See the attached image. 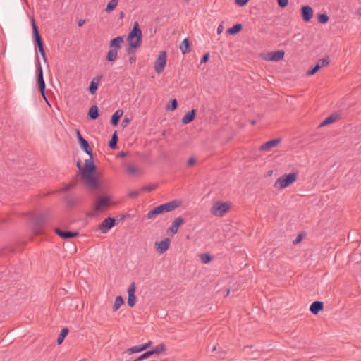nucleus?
<instances>
[{
    "label": "nucleus",
    "mask_w": 361,
    "mask_h": 361,
    "mask_svg": "<svg viewBox=\"0 0 361 361\" xmlns=\"http://www.w3.org/2000/svg\"><path fill=\"white\" fill-rule=\"evenodd\" d=\"M76 166L79 171V175L85 187L91 190H97L100 186V182L97 176V166L94 163L93 157L85 160V166L82 167L80 161H78Z\"/></svg>",
    "instance_id": "f257e3e1"
},
{
    "label": "nucleus",
    "mask_w": 361,
    "mask_h": 361,
    "mask_svg": "<svg viewBox=\"0 0 361 361\" xmlns=\"http://www.w3.org/2000/svg\"><path fill=\"white\" fill-rule=\"evenodd\" d=\"M30 219L33 233L37 235L43 234L49 220V209H47L46 212L32 213Z\"/></svg>",
    "instance_id": "f03ea898"
},
{
    "label": "nucleus",
    "mask_w": 361,
    "mask_h": 361,
    "mask_svg": "<svg viewBox=\"0 0 361 361\" xmlns=\"http://www.w3.org/2000/svg\"><path fill=\"white\" fill-rule=\"evenodd\" d=\"M181 205V201L179 200H175L165 204L159 205L151 209L147 217L149 219H154L157 215L164 214L165 212H171Z\"/></svg>",
    "instance_id": "7ed1b4c3"
},
{
    "label": "nucleus",
    "mask_w": 361,
    "mask_h": 361,
    "mask_svg": "<svg viewBox=\"0 0 361 361\" xmlns=\"http://www.w3.org/2000/svg\"><path fill=\"white\" fill-rule=\"evenodd\" d=\"M142 30L139 23L135 21L127 37L128 45H140L142 43Z\"/></svg>",
    "instance_id": "20e7f679"
},
{
    "label": "nucleus",
    "mask_w": 361,
    "mask_h": 361,
    "mask_svg": "<svg viewBox=\"0 0 361 361\" xmlns=\"http://www.w3.org/2000/svg\"><path fill=\"white\" fill-rule=\"evenodd\" d=\"M298 178V173L284 174L279 177L274 183V187L282 190L294 183Z\"/></svg>",
    "instance_id": "39448f33"
},
{
    "label": "nucleus",
    "mask_w": 361,
    "mask_h": 361,
    "mask_svg": "<svg viewBox=\"0 0 361 361\" xmlns=\"http://www.w3.org/2000/svg\"><path fill=\"white\" fill-rule=\"evenodd\" d=\"M230 208L231 205L229 203L217 201L213 204L210 212L216 216L222 217L228 212Z\"/></svg>",
    "instance_id": "423d86ee"
},
{
    "label": "nucleus",
    "mask_w": 361,
    "mask_h": 361,
    "mask_svg": "<svg viewBox=\"0 0 361 361\" xmlns=\"http://www.w3.org/2000/svg\"><path fill=\"white\" fill-rule=\"evenodd\" d=\"M331 62V59L329 56H326L325 57L319 59L314 66L310 68L307 73L306 75L310 76L314 75L316 73H317L321 68L326 67L329 65Z\"/></svg>",
    "instance_id": "0eeeda50"
},
{
    "label": "nucleus",
    "mask_w": 361,
    "mask_h": 361,
    "mask_svg": "<svg viewBox=\"0 0 361 361\" xmlns=\"http://www.w3.org/2000/svg\"><path fill=\"white\" fill-rule=\"evenodd\" d=\"M284 55V51L277 50L275 51L261 53L259 56L267 61H279L283 59Z\"/></svg>",
    "instance_id": "6e6552de"
},
{
    "label": "nucleus",
    "mask_w": 361,
    "mask_h": 361,
    "mask_svg": "<svg viewBox=\"0 0 361 361\" xmlns=\"http://www.w3.org/2000/svg\"><path fill=\"white\" fill-rule=\"evenodd\" d=\"M166 65V52L161 51L159 52L155 62L154 71L157 73L159 74L163 72Z\"/></svg>",
    "instance_id": "1a4fd4ad"
},
{
    "label": "nucleus",
    "mask_w": 361,
    "mask_h": 361,
    "mask_svg": "<svg viewBox=\"0 0 361 361\" xmlns=\"http://www.w3.org/2000/svg\"><path fill=\"white\" fill-rule=\"evenodd\" d=\"M111 204V199L109 196L99 197L94 206V209L96 212H100L104 207H107Z\"/></svg>",
    "instance_id": "9d476101"
},
{
    "label": "nucleus",
    "mask_w": 361,
    "mask_h": 361,
    "mask_svg": "<svg viewBox=\"0 0 361 361\" xmlns=\"http://www.w3.org/2000/svg\"><path fill=\"white\" fill-rule=\"evenodd\" d=\"M37 82L39 86V90L42 96L45 98V82L43 78V71L41 66V64L37 59Z\"/></svg>",
    "instance_id": "9b49d317"
},
{
    "label": "nucleus",
    "mask_w": 361,
    "mask_h": 361,
    "mask_svg": "<svg viewBox=\"0 0 361 361\" xmlns=\"http://www.w3.org/2000/svg\"><path fill=\"white\" fill-rule=\"evenodd\" d=\"M54 232L62 239L73 238L79 235L78 231H63L59 228H54Z\"/></svg>",
    "instance_id": "f8f14e48"
},
{
    "label": "nucleus",
    "mask_w": 361,
    "mask_h": 361,
    "mask_svg": "<svg viewBox=\"0 0 361 361\" xmlns=\"http://www.w3.org/2000/svg\"><path fill=\"white\" fill-rule=\"evenodd\" d=\"M184 223L185 221L182 217L178 216L176 218L171 226L166 230L167 234H171V235H175L177 233L179 226H180Z\"/></svg>",
    "instance_id": "ddd939ff"
},
{
    "label": "nucleus",
    "mask_w": 361,
    "mask_h": 361,
    "mask_svg": "<svg viewBox=\"0 0 361 361\" xmlns=\"http://www.w3.org/2000/svg\"><path fill=\"white\" fill-rule=\"evenodd\" d=\"M170 243H171V240L168 238H166L164 240H161L159 242H158V241L155 242L154 245H155L157 252L160 255L164 254L169 248Z\"/></svg>",
    "instance_id": "4468645a"
},
{
    "label": "nucleus",
    "mask_w": 361,
    "mask_h": 361,
    "mask_svg": "<svg viewBox=\"0 0 361 361\" xmlns=\"http://www.w3.org/2000/svg\"><path fill=\"white\" fill-rule=\"evenodd\" d=\"M135 289V284L134 282L132 283L128 288V296L127 302L130 307H134L136 303Z\"/></svg>",
    "instance_id": "2eb2a0df"
},
{
    "label": "nucleus",
    "mask_w": 361,
    "mask_h": 361,
    "mask_svg": "<svg viewBox=\"0 0 361 361\" xmlns=\"http://www.w3.org/2000/svg\"><path fill=\"white\" fill-rule=\"evenodd\" d=\"M116 219L114 217H107L103 220V221L99 224V229L104 231L109 230L113 228L116 225Z\"/></svg>",
    "instance_id": "dca6fc26"
},
{
    "label": "nucleus",
    "mask_w": 361,
    "mask_h": 361,
    "mask_svg": "<svg viewBox=\"0 0 361 361\" xmlns=\"http://www.w3.org/2000/svg\"><path fill=\"white\" fill-rule=\"evenodd\" d=\"M313 13H314V11L311 6H302L301 15H302V20L305 22H306V23L309 22L311 20V18H312Z\"/></svg>",
    "instance_id": "f3484780"
},
{
    "label": "nucleus",
    "mask_w": 361,
    "mask_h": 361,
    "mask_svg": "<svg viewBox=\"0 0 361 361\" xmlns=\"http://www.w3.org/2000/svg\"><path fill=\"white\" fill-rule=\"evenodd\" d=\"M103 75H99L94 78L89 85L88 90L91 94H94L98 89L99 83L100 82L101 80L102 79Z\"/></svg>",
    "instance_id": "a211bd4d"
},
{
    "label": "nucleus",
    "mask_w": 361,
    "mask_h": 361,
    "mask_svg": "<svg viewBox=\"0 0 361 361\" xmlns=\"http://www.w3.org/2000/svg\"><path fill=\"white\" fill-rule=\"evenodd\" d=\"M152 345V341H149V342H147L145 344H142V345H137V346H133L132 348H130L127 349L126 352L129 355L133 354V353H140V352H142L143 350H147Z\"/></svg>",
    "instance_id": "6ab92c4d"
},
{
    "label": "nucleus",
    "mask_w": 361,
    "mask_h": 361,
    "mask_svg": "<svg viewBox=\"0 0 361 361\" xmlns=\"http://www.w3.org/2000/svg\"><path fill=\"white\" fill-rule=\"evenodd\" d=\"M32 32L35 45H44L42 37L39 32L38 27L34 20H32Z\"/></svg>",
    "instance_id": "aec40b11"
},
{
    "label": "nucleus",
    "mask_w": 361,
    "mask_h": 361,
    "mask_svg": "<svg viewBox=\"0 0 361 361\" xmlns=\"http://www.w3.org/2000/svg\"><path fill=\"white\" fill-rule=\"evenodd\" d=\"M341 115V114L338 112L331 114L319 124V127H323L335 122L337 119L340 118Z\"/></svg>",
    "instance_id": "412c9836"
},
{
    "label": "nucleus",
    "mask_w": 361,
    "mask_h": 361,
    "mask_svg": "<svg viewBox=\"0 0 361 361\" xmlns=\"http://www.w3.org/2000/svg\"><path fill=\"white\" fill-rule=\"evenodd\" d=\"M281 138H276V139H272L271 140H269L260 146L259 150L260 151L269 150L271 148L276 147L279 143L281 142Z\"/></svg>",
    "instance_id": "4be33fe9"
},
{
    "label": "nucleus",
    "mask_w": 361,
    "mask_h": 361,
    "mask_svg": "<svg viewBox=\"0 0 361 361\" xmlns=\"http://www.w3.org/2000/svg\"><path fill=\"white\" fill-rule=\"evenodd\" d=\"M324 307L323 302L317 300L311 304L310 310L313 314L317 315L319 312L324 310Z\"/></svg>",
    "instance_id": "5701e85b"
},
{
    "label": "nucleus",
    "mask_w": 361,
    "mask_h": 361,
    "mask_svg": "<svg viewBox=\"0 0 361 361\" xmlns=\"http://www.w3.org/2000/svg\"><path fill=\"white\" fill-rule=\"evenodd\" d=\"M197 111L195 109H192L190 111L188 112L182 118L181 122L183 124H188L192 122L196 115Z\"/></svg>",
    "instance_id": "b1692460"
},
{
    "label": "nucleus",
    "mask_w": 361,
    "mask_h": 361,
    "mask_svg": "<svg viewBox=\"0 0 361 361\" xmlns=\"http://www.w3.org/2000/svg\"><path fill=\"white\" fill-rule=\"evenodd\" d=\"M113 49H110L106 56V59L109 62L114 61L118 55V49L121 48V47H112Z\"/></svg>",
    "instance_id": "393cba45"
},
{
    "label": "nucleus",
    "mask_w": 361,
    "mask_h": 361,
    "mask_svg": "<svg viewBox=\"0 0 361 361\" xmlns=\"http://www.w3.org/2000/svg\"><path fill=\"white\" fill-rule=\"evenodd\" d=\"M123 111L122 109H118L111 116V124L113 126H118V124L119 123V120L121 118V116H123Z\"/></svg>",
    "instance_id": "a878e982"
},
{
    "label": "nucleus",
    "mask_w": 361,
    "mask_h": 361,
    "mask_svg": "<svg viewBox=\"0 0 361 361\" xmlns=\"http://www.w3.org/2000/svg\"><path fill=\"white\" fill-rule=\"evenodd\" d=\"M63 200L66 202L67 207L69 208L74 207L78 200L77 197L72 195H68L65 196Z\"/></svg>",
    "instance_id": "bb28decb"
},
{
    "label": "nucleus",
    "mask_w": 361,
    "mask_h": 361,
    "mask_svg": "<svg viewBox=\"0 0 361 361\" xmlns=\"http://www.w3.org/2000/svg\"><path fill=\"white\" fill-rule=\"evenodd\" d=\"M79 145L82 150H83L85 153L89 154L90 157H92V149L89 142L85 139L83 141L80 142Z\"/></svg>",
    "instance_id": "cd10ccee"
},
{
    "label": "nucleus",
    "mask_w": 361,
    "mask_h": 361,
    "mask_svg": "<svg viewBox=\"0 0 361 361\" xmlns=\"http://www.w3.org/2000/svg\"><path fill=\"white\" fill-rule=\"evenodd\" d=\"M87 115L92 120H96L99 116L98 107L96 105L92 106Z\"/></svg>",
    "instance_id": "c85d7f7f"
},
{
    "label": "nucleus",
    "mask_w": 361,
    "mask_h": 361,
    "mask_svg": "<svg viewBox=\"0 0 361 361\" xmlns=\"http://www.w3.org/2000/svg\"><path fill=\"white\" fill-rule=\"evenodd\" d=\"M118 137L116 131H115L111 135V140L109 142V146L111 149H116L118 145Z\"/></svg>",
    "instance_id": "c756f323"
},
{
    "label": "nucleus",
    "mask_w": 361,
    "mask_h": 361,
    "mask_svg": "<svg viewBox=\"0 0 361 361\" xmlns=\"http://www.w3.org/2000/svg\"><path fill=\"white\" fill-rule=\"evenodd\" d=\"M69 332V330L67 327H64L61 329L58 338H57V343L58 345H60L63 343L64 338L66 337Z\"/></svg>",
    "instance_id": "7c9ffc66"
},
{
    "label": "nucleus",
    "mask_w": 361,
    "mask_h": 361,
    "mask_svg": "<svg viewBox=\"0 0 361 361\" xmlns=\"http://www.w3.org/2000/svg\"><path fill=\"white\" fill-rule=\"evenodd\" d=\"M243 29V25L240 23L234 25L233 27L227 30V33L229 35H235Z\"/></svg>",
    "instance_id": "2f4dec72"
},
{
    "label": "nucleus",
    "mask_w": 361,
    "mask_h": 361,
    "mask_svg": "<svg viewBox=\"0 0 361 361\" xmlns=\"http://www.w3.org/2000/svg\"><path fill=\"white\" fill-rule=\"evenodd\" d=\"M124 303V300L122 296L118 295L116 298L114 306H113V311L116 312L120 307Z\"/></svg>",
    "instance_id": "473e14b6"
},
{
    "label": "nucleus",
    "mask_w": 361,
    "mask_h": 361,
    "mask_svg": "<svg viewBox=\"0 0 361 361\" xmlns=\"http://www.w3.org/2000/svg\"><path fill=\"white\" fill-rule=\"evenodd\" d=\"M166 346H165L164 343H160L158 345H157L154 348L151 350V351L153 355H154V354L158 355V354L164 353L166 351Z\"/></svg>",
    "instance_id": "72a5a7b5"
},
{
    "label": "nucleus",
    "mask_w": 361,
    "mask_h": 361,
    "mask_svg": "<svg viewBox=\"0 0 361 361\" xmlns=\"http://www.w3.org/2000/svg\"><path fill=\"white\" fill-rule=\"evenodd\" d=\"M178 101L176 99H171L166 105V109L167 111H174L178 107Z\"/></svg>",
    "instance_id": "f704fd0d"
},
{
    "label": "nucleus",
    "mask_w": 361,
    "mask_h": 361,
    "mask_svg": "<svg viewBox=\"0 0 361 361\" xmlns=\"http://www.w3.org/2000/svg\"><path fill=\"white\" fill-rule=\"evenodd\" d=\"M118 3V0H111L106 6V11L108 13L113 11L117 6Z\"/></svg>",
    "instance_id": "c9c22d12"
},
{
    "label": "nucleus",
    "mask_w": 361,
    "mask_h": 361,
    "mask_svg": "<svg viewBox=\"0 0 361 361\" xmlns=\"http://www.w3.org/2000/svg\"><path fill=\"white\" fill-rule=\"evenodd\" d=\"M317 18L318 22L322 24L326 23L329 20V17L326 13H319L317 15Z\"/></svg>",
    "instance_id": "e433bc0d"
},
{
    "label": "nucleus",
    "mask_w": 361,
    "mask_h": 361,
    "mask_svg": "<svg viewBox=\"0 0 361 361\" xmlns=\"http://www.w3.org/2000/svg\"><path fill=\"white\" fill-rule=\"evenodd\" d=\"M201 261L204 263L207 264L210 262L213 259V257L207 253H203L200 255Z\"/></svg>",
    "instance_id": "4c0bfd02"
},
{
    "label": "nucleus",
    "mask_w": 361,
    "mask_h": 361,
    "mask_svg": "<svg viewBox=\"0 0 361 361\" xmlns=\"http://www.w3.org/2000/svg\"><path fill=\"white\" fill-rule=\"evenodd\" d=\"M122 43H123V38L118 36L112 39L109 45H121Z\"/></svg>",
    "instance_id": "58836bf2"
},
{
    "label": "nucleus",
    "mask_w": 361,
    "mask_h": 361,
    "mask_svg": "<svg viewBox=\"0 0 361 361\" xmlns=\"http://www.w3.org/2000/svg\"><path fill=\"white\" fill-rule=\"evenodd\" d=\"M77 184V180H73L71 183L67 184L64 188H61V191L62 192H67L70 190H71L72 188H73Z\"/></svg>",
    "instance_id": "ea45409f"
},
{
    "label": "nucleus",
    "mask_w": 361,
    "mask_h": 361,
    "mask_svg": "<svg viewBox=\"0 0 361 361\" xmlns=\"http://www.w3.org/2000/svg\"><path fill=\"white\" fill-rule=\"evenodd\" d=\"M126 169L128 173L130 176H133L137 172V169L133 165H128Z\"/></svg>",
    "instance_id": "a19ab883"
},
{
    "label": "nucleus",
    "mask_w": 361,
    "mask_h": 361,
    "mask_svg": "<svg viewBox=\"0 0 361 361\" xmlns=\"http://www.w3.org/2000/svg\"><path fill=\"white\" fill-rule=\"evenodd\" d=\"M277 3L279 7L283 8L288 4V0H277Z\"/></svg>",
    "instance_id": "79ce46f5"
},
{
    "label": "nucleus",
    "mask_w": 361,
    "mask_h": 361,
    "mask_svg": "<svg viewBox=\"0 0 361 361\" xmlns=\"http://www.w3.org/2000/svg\"><path fill=\"white\" fill-rule=\"evenodd\" d=\"M35 48H37V47H35ZM37 48H38V51L42 55V56L43 59L44 60V61H46L47 58H46V53H45V50H44V47H37Z\"/></svg>",
    "instance_id": "37998d69"
},
{
    "label": "nucleus",
    "mask_w": 361,
    "mask_h": 361,
    "mask_svg": "<svg viewBox=\"0 0 361 361\" xmlns=\"http://www.w3.org/2000/svg\"><path fill=\"white\" fill-rule=\"evenodd\" d=\"M130 215L128 214H121L116 216V219L118 222L123 221L126 217H129Z\"/></svg>",
    "instance_id": "c03bdc74"
},
{
    "label": "nucleus",
    "mask_w": 361,
    "mask_h": 361,
    "mask_svg": "<svg viewBox=\"0 0 361 361\" xmlns=\"http://www.w3.org/2000/svg\"><path fill=\"white\" fill-rule=\"evenodd\" d=\"M248 1L249 0H235V4L240 6H244Z\"/></svg>",
    "instance_id": "a18cd8bd"
},
{
    "label": "nucleus",
    "mask_w": 361,
    "mask_h": 361,
    "mask_svg": "<svg viewBox=\"0 0 361 361\" xmlns=\"http://www.w3.org/2000/svg\"><path fill=\"white\" fill-rule=\"evenodd\" d=\"M154 188H155V187H154V186H152V185H146V186H144V187L142 188V190L143 191H146V192H152V190H154Z\"/></svg>",
    "instance_id": "49530a36"
},
{
    "label": "nucleus",
    "mask_w": 361,
    "mask_h": 361,
    "mask_svg": "<svg viewBox=\"0 0 361 361\" xmlns=\"http://www.w3.org/2000/svg\"><path fill=\"white\" fill-rule=\"evenodd\" d=\"M138 47H127L126 52L128 54H133Z\"/></svg>",
    "instance_id": "de8ad7c7"
},
{
    "label": "nucleus",
    "mask_w": 361,
    "mask_h": 361,
    "mask_svg": "<svg viewBox=\"0 0 361 361\" xmlns=\"http://www.w3.org/2000/svg\"><path fill=\"white\" fill-rule=\"evenodd\" d=\"M183 54L189 53L192 50V47H180Z\"/></svg>",
    "instance_id": "09e8293b"
},
{
    "label": "nucleus",
    "mask_w": 361,
    "mask_h": 361,
    "mask_svg": "<svg viewBox=\"0 0 361 361\" xmlns=\"http://www.w3.org/2000/svg\"><path fill=\"white\" fill-rule=\"evenodd\" d=\"M195 162H196V159L194 157H191L188 159V160L187 161V165L188 166H192L195 164Z\"/></svg>",
    "instance_id": "8fccbe9b"
},
{
    "label": "nucleus",
    "mask_w": 361,
    "mask_h": 361,
    "mask_svg": "<svg viewBox=\"0 0 361 361\" xmlns=\"http://www.w3.org/2000/svg\"><path fill=\"white\" fill-rule=\"evenodd\" d=\"M209 53H206L205 54L203 55L202 59H201V63H207L209 60Z\"/></svg>",
    "instance_id": "3c124183"
},
{
    "label": "nucleus",
    "mask_w": 361,
    "mask_h": 361,
    "mask_svg": "<svg viewBox=\"0 0 361 361\" xmlns=\"http://www.w3.org/2000/svg\"><path fill=\"white\" fill-rule=\"evenodd\" d=\"M153 354L150 350H147L146 352H145L143 354H142V358H144V359H147L148 357H149L150 356H152Z\"/></svg>",
    "instance_id": "603ef678"
},
{
    "label": "nucleus",
    "mask_w": 361,
    "mask_h": 361,
    "mask_svg": "<svg viewBox=\"0 0 361 361\" xmlns=\"http://www.w3.org/2000/svg\"><path fill=\"white\" fill-rule=\"evenodd\" d=\"M139 195V192L137 191V190H133V191H131L130 192L128 193V196L130 198H134V197H137Z\"/></svg>",
    "instance_id": "864d4df0"
},
{
    "label": "nucleus",
    "mask_w": 361,
    "mask_h": 361,
    "mask_svg": "<svg viewBox=\"0 0 361 361\" xmlns=\"http://www.w3.org/2000/svg\"><path fill=\"white\" fill-rule=\"evenodd\" d=\"M76 135H77V138L78 140V143H80V142H82L85 140V138L80 134V130L78 129L76 130Z\"/></svg>",
    "instance_id": "5fc2aeb1"
},
{
    "label": "nucleus",
    "mask_w": 361,
    "mask_h": 361,
    "mask_svg": "<svg viewBox=\"0 0 361 361\" xmlns=\"http://www.w3.org/2000/svg\"><path fill=\"white\" fill-rule=\"evenodd\" d=\"M212 352L217 351V353L221 354V355H225V352L224 350H218L216 345H214L212 346Z\"/></svg>",
    "instance_id": "6e6d98bb"
},
{
    "label": "nucleus",
    "mask_w": 361,
    "mask_h": 361,
    "mask_svg": "<svg viewBox=\"0 0 361 361\" xmlns=\"http://www.w3.org/2000/svg\"><path fill=\"white\" fill-rule=\"evenodd\" d=\"M357 232L355 231H350L348 235V239L354 240Z\"/></svg>",
    "instance_id": "4d7b16f0"
},
{
    "label": "nucleus",
    "mask_w": 361,
    "mask_h": 361,
    "mask_svg": "<svg viewBox=\"0 0 361 361\" xmlns=\"http://www.w3.org/2000/svg\"><path fill=\"white\" fill-rule=\"evenodd\" d=\"M130 118H125L123 121H122V123H121V126L123 127H126L129 123H130Z\"/></svg>",
    "instance_id": "13d9d810"
},
{
    "label": "nucleus",
    "mask_w": 361,
    "mask_h": 361,
    "mask_svg": "<svg viewBox=\"0 0 361 361\" xmlns=\"http://www.w3.org/2000/svg\"><path fill=\"white\" fill-rule=\"evenodd\" d=\"M180 45H190V42L188 39H184Z\"/></svg>",
    "instance_id": "bf43d9fd"
},
{
    "label": "nucleus",
    "mask_w": 361,
    "mask_h": 361,
    "mask_svg": "<svg viewBox=\"0 0 361 361\" xmlns=\"http://www.w3.org/2000/svg\"><path fill=\"white\" fill-rule=\"evenodd\" d=\"M224 30V26L222 24H220L217 27V33L221 34Z\"/></svg>",
    "instance_id": "052dcab7"
},
{
    "label": "nucleus",
    "mask_w": 361,
    "mask_h": 361,
    "mask_svg": "<svg viewBox=\"0 0 361 361\" xmlns=\"http://www.w3.org/2000/svg\"><path fill=\"white\" fill-rule=\"evenodd\" d=\"M136 61V56H131L130 58H129V62L130 63H135Z\"/></svg>",
    "instance_id": "680f3d73"
},
{
    "label": "nucleus",
    "mask_w": 361,
    "mask_h": 361,
    "mask_svg": "<svg viewBox=\"0 0 361 361\" xmlns=\"http://www.w3.org/2000/svg\"><path fill=\"white\" fill-rule=\"evenodd\" d=\"M127 153L126 152L121 151L118 154V157H126Z\"/></svg>",
    "instance_id": "e2e57ef3"
},
{
    "label": "nucleus",
    "mask_w": 361,
    "mask_h": 361,
    "mask_svg": "<svg viewBox=\"0 0 361 361\" xmlns=\"http://www.w3.org/2000/svg\"><path fill=\"white\" fill-rule=\"evenodd\" d=\"M301 239H302V235H298V236L296 238V239L293 241V243H294V244H297V243H298L301 240Z\"/></svg>",
    "instance_id": "0e129e2a"
},
{
    "label": "nucleus",
    "mask_w": 361,
    "mask_h": 361,
    "mask_svg": "<svg viewBox=\"0 0 361 361\" xmlns=\"http://www.w3.org/2000/svg\"><path fill=\"white\" fill-rule=\"evenodd\" d=\"M85 23V20H80L78 21V26L79 27H82Z\"/></svg>",
    "instance_id": "69168bd1"
},
{
    "label": "nucleus",
    "mask_w": 361,
    "mask_h": 361,
    "mask_svg": "<svg viewBox=\"0 0 361 361\" xmlns=\"http://www.w3.org/2000/svg\"><path fill=\"white\" fill-rule=\"evenodd\" d=\"M87 216L88 217H91V218H92V217H94V216H95V214H94L93 212H89V213L87 214Z\"/></svg>",
    "instance_id": "338daca9"
},
{
    "label": "nucleus",
    "mask_w": 361,
    "mask_h": 361,
    "mask_svg": "<svg viewBox=\"0 0 361 361\" xmlns=\"http://www.w3.org/2000/svg\"><path fill=\"white\" fill-rule=\"evenodd\" d=\"M143 360H145V359L142 358V355H141L137 359H135L134 361H142Z\"/></svg>",
    "instance_id": "774afa93"
}]
</instances>
